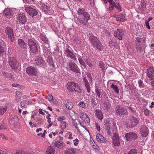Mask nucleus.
<instances>
[{"label":"nucleus","mask_w":154,"mask_h":154,"mask_svg":"<svg viewBox=\"0 0 154 154\" xmlns=\"http://www.w3.org/2000/svg\"><path fill=\"white\" fill-rule=\"evenodd\" d=\"M145 40L146 38L144 37L136 38V43L137 45L136 48L137 51L140 52L146 47Z\"/></svg>","instance_id":"obj_1"},{"label":"nucleus","mask_w":154,"mask_h":154,"mask_svg":"<svg viewBox=\"0 0 154 154\" xmlns=\"http://www.w3.org/2000/svg\"><path fill=\"white\" fill-rule=\"evenodd\" d=\"M139 119L131 116L127 120L126 125L128 128H131L136 126L139 123Z\"/></svg>","instance_id":"obj_2"},{"label":"nucleus","mask_w":154,"mask_h":154,"mask_svg":"<svg viewBox=\"0 0 154 154\" xmlns=\"http://www.w3.org/2000/svg\"><path fill=\"white\" fill-rule=\"evenodd\" d=\"M28 44L30 48V52L35 54L38 53V50L35 40L33 38L29 39Z\"/></svg>","instance_id":"obj_3"},{"label":"nucleus","mask_w":154,"mask_h":154,"mask_svg":"<svg viewBox=\"0 0 154 154\" xmlns=\"http://www.w3.org/2000/svg\"><path fill=\"white\" fill-rule=\"evenodd\" d=\"M66 86L68 90L70 91H75L79 93L81 92L80 87L74 82H68Z\"/></svg>","instance_id":"obj_4"},{"label":"nucleus","mask_w":154,"mask_h":154,"mask_svg":"<svg viewBox=\"0 0 154 154\" xmlns=\"http://www.w3.org/2000/svg\"><path fill=\"white\" fill-rule=\"evenodd\" d=\"M104 2L105 3H107L108 2L109 4V11H111L113 9V8L115 7L116 8L119 10V11H122L121 9V6L118 3L117 4L118 6H117L115 2L113 0H103Z\"/></svg>","instance_id":"obj_5"},{"label":"nucleus","mask_w":154,"mask_h":154,"mask_svg":"<svg viewBox=\"0 0 154 154\" xmlns=\"http://www.w3.org/2000/svg\"><path fill=\"white\" fill-rule=\"evenodd\" d=\"M106 130L109 135H110L112 133H116V124L114 123L108 124L106 126Z\"/></svg>","instance_id":"obj_6"},{"label":"nucleus","mask_w":154,"mask_h":154,"mask_svg":"<svg viewBox=\"0 0 154 154\" xmlns=\"http://www.w3.org/2000/svg\"><path fill=\"white\" fill-rule=\"evenodd\" d=\"M90 41H91L92 45L97 49H100L101 48L102 45L100 43L97 41L98 39L95 36H93L92 38H90Z\"/></svg>","instance_id":"obj_7"},{"label":"nucleus","mask_w":154,"mask_h":154,"mask_svg":"<svg viewBox=\"0 0 154 154\" xmlns=\"http://www.w3.org/2000/svg\"><path fill=\"white\" fill-rule=\"evenodd\" d=\"M82 16V17H78V21L80 23L83 25H87V22L90 18V15L87 13L84 14Z\"/></svg>","instance_id":"obj_8"},{"label":"nucleus","mask_w":154,"mask_h":154,"mask_svg":"<svg viewBox=\"0 0 154 154\" xmlns=\"http://www.w3.org/2000/svg\"><path fill=\"white\" fill-rule=\"evenodd\" d=\"M5 33L8 36L11 41L12 42L15 39L13 29L10 27H6L5 29Z\"/></svg>","instance_id":"obj_9"},{"label":"nucleus","mask_w":154,"mask_h":154,"mask_svg":"<svg viewBox=\"0 0 154 154\" xmlns=\"http://www.w3.org/2000/svg\"><path fill=\"white\" fill-rule=\"evenodd\" d=\"M78 114L79 115L80 118L83 120L85 123H89L90 119L87 114L85 112H82L80 109L77 110Z\"/></svg>","instance_id":"obj_10"},{"label":"nucleus","mask_w":154,"mask_h":154,"mask_svg":"<svg viewBox=\"0 0 154 154\" xmlns=\"http://www.w3.org/2000/svg\"><path fill=\"white\" fill-rule=\"evenodd\" d=\"M115 112L116 115L119 116L120 115L125 114L127 112L126 109L122 108L121 106H117L115 109Z\"/></svg>","instance_id":"obj_11"},{"label":"nucleus","mask_w":154,"mask_h":154,"mask_svg":"<svg viewBox=\"0 0 154 154\" xmlns=\"http://www.w3.org/2000/svg\"><path fill=\"white\" fill-rule=\"evenodd\" d=\"M137 137V134L134 132H130L126 133L125 135L126 140L129 141L135 140L136 139Z\"/></svg>","instance_id":"obj_12"},{"label":"nucleus","mask_w":154,"mask_h":154,"mask_svg":"<svg viewBox=\"0 0 154 154\" xmlns=\"http://www.w3.org/2000/svg\"><path fill=\"white\" fill-rule=\"evenodd\" d=\"M59 140L57 139L54 141V144L55 146L58 148H62L65 145V144L62 142L61 140L63 139V137L61 136H59Z\"/></svg>","instance_id":"obj_13"},{"label":"nucleus","mask_w":154,"mask_h":154,"mask_svg":"<svg viewBox=\"0 0 154 154\" xmlns=\"http://www.w3.org/2000/svg\"><path fill=\"white\" fill-rule=\"evenodd\" d=\"M27 73L30 76H36L37 71L35 67L32 66L27 67L26 70Z\"/></svg>","instance_id":"obj_14"},{"label":"nucleus","mask_w":154,"mask_h":154,"mask_svg":"<svg viewBox=\"0 0 154 154\" xmlns=\"http://www.w3.org/2000/svg\"><path fill=\"white\" fill-rule=\"evenodd\" d=\"M25 10L29 15L32 17L36 15L38 13V12L35 9H33L30 6L26 7Z\"/></svg>","instance_id":"obj_15"},{"label":"nucleus","mask_w":154,"mask_h":154,"mask_svg":"<svg viewBox=\"0 0 154 154\" xmlns=\"http://www.w3.org/2000/svg\"><path fill=\"white\" fill-rule=\"evenodd\" d=\"M69 68L71 71L78 73H80L79 69L76 64L73 62H70L68 64Z\"/></svg>","instance_id":"obj_16"},{"label":"nucleus","mask_w":154,"mask_h":154,"mask_svg":"<svg viewBox=\"0 0 154 154\" xmlns=\"http://www.w3.org/2000/svg\"><path fill=\"white\" fill-rule=\"evenodd\" d=\"M147 75L151 80L154 79V68L153 67L151 66L148 69Z\"/></svg>","instance_id":"obj_17"},{"label":"nucleus","mask_w":154,"mask_h":154,"mask_svg":"<svg viewBox=\"0 0 154 154\" xmlns=\"http://www.w3.org/2000/svg\"><path fill=\"white\" fill-rule=\"evenodd\" d=\"M8 62L9 65L13 69H15L17 68V60L14 57H10Z\"/></svg>","instance_id":"obj_18"},{"label":"nucleus","mask_w":154,"mask_h":154,"mask_svg":"<svg viewBox=\"0 0 154 154\" xmlns=\"http://www.w3.org/2000/svg\"><path fill=\"white\" fill-rule=\"evenodd\" d=\"M114 35L115 37L118 38L119 39L122 40V38L124 35V32L122 29H118L114 32Z\"/></svg>","instance_id":"obj_19"},{"label":"nucleus","mask_w":154,"mask_h":154,"mask_svg":"<svg viewBox=\"0 0 154 154\" xmlns=\"http://www.w3.org/2000/svg\"><path fill=\"white\" fill-rule=\"evenodd\" d=\"M141 135L143 137H145L148 134V129L145 125H142L140 130Z\"/></svg>","instance_id":"obj_20"},{"label":"nucleus","mask_w":154,"mask_h":154,"mask_svg":"<svg viewBox=\"0 0 154 154\" xmlns=\"http://www.w3.org/2000/svg\"><path fill=\"white\" fill-rule=\"evenodd\" d=\"M119 137L116 133H113L112 143L115 146H118L120 144Z\"/></svg>","instance_id":"obj_21"},{"label":"nucleus","mask_w":154,"mask_h":154,"mask_svg":"<svg viewBox=\"0 0 154 154\" xmlns=\"http://www.w3.org/2000/svg\"><path fill=\"white\" fill-rule=\"evenodd\" d=\"M18 20L22 24H24L26 22V17L23 13H20L17 17Z\"/></svg>","instance_id":"obj_22"},{"label":"nucleus","mask_w":154,"mask_h":154,"mask_svg":"<svg viewBox=\"0 0 154 154\" xmlns=\"http://www.w3.org/2000/svg\"><path fill=\"white\" fill-rule=\"evenodd\" d=\"M96 139L97 140L101 143H105L106 142V140L101 134H97L96 135Z\"/></svg>","instance_id":"obj_23"},{"label":"nucleus","mask_w":154,"mask_h":154,"mask_svg":"<svg viewBox=\"0 0 154 154\" xmlns=\"http://www.w3.org/2000/svg\"><path fill=\"white\" fill-rule=\"evenodd\" d=\"M40 7L42 11L45 14H46L48 13L49 11V8L48 7L44 4H42L40 5Z\"/></svg>","instance_id":"obj_24"},{"label":"nucleus","mask_w":154,"mask_h":154,"mask_svg":"<svg viewBox=\"0 0 154 154\" xmlns=\"http://www.w3.org/2000/svg\"><path fill=\"white\" fill-rule=\"evenodd\" d=\"M55 152V148L51 146H49L48 147L46 151V154H53Z\"/></svg>","instance_id":"obj_25"},{"label":"nucleus","mask_w":154,"mask_h":154,"mask_svg":"<svg viewBox=\"0 0 154 154\" xmlns=\"http://www.w3.org/2000/svg\"><path fill=\"white\" fill-rule=\"evenodd\" d=\"M82 79L83 80V82L85 83V85L86 86L88 92L90 93L91 89L89 83L87 81L86 78L84 77L82 78Z\"/></svg>","instance_id":"obj_26"},{"label":"nucleus","mask_w":154,"mask_h":154,"mask_svg":"<svg viewBox=\"0 0 154 154\" xmlns=\"http://www.w3.org/2000/svg\"><path fill=\"white\" fill-rule=\"evenodd\" d=\"M18 43L19 45L22 48L25 49L27 48L26 43L22 39H19L18 40Z\"/></svg>","instance_id":"obj_27"},{"label":"nucleus","mask_w":154,"mask_h":154,"mask_svg":"<svg viewBox=\"0 0 154 154\" xmlns=\"http://www.w3.org/2000/svg\"><path fill=\"white\" fill-rule=\"evenodd\" d=\"M65 154H76L75 149L73 148H69L66 149L65 152Z\"/></svg>","instance_id":"obj_28"},{"label":"nucleus","mask_w":154,"mask_h":154,"mask_svg":"<svg viewBox=\"0 0 154 154\" xmlns=\"http://www.w3.org/2000/svg\"><path fill=\"white\" fill-rule=\"evenodd\" d=\"M4 14L5 16H10L13 15V12L9 8H7L4 11Z\"/></svg>","instance_id":"obj_29"},{"label":"nucleus","mask_w":154,"mask_h":154,"mask_svg":"<svg viewBox=\"0 0 154 154\" xmlns=\"http://www.w3.org/2000/svg\"><path fill=\"white\" fill-rule=\"evenodd\" d=\"M36 63L37 66L42 67L44 64V61L42 57H39L38 59L36 60Z\"/></svg>","instance_id":"obj_30"},{"label":"nucleus","mask_w":154,"mask_h":154,"mask_svg":"<svg viewBox=\"0 0 154 154\" xmlns=\"http://www.w3.org/2000/svg\"><path fill=\"white\" fill-rule=\"evenodd\" d=\"M96 115L97 117L101 120H102L103 118V116L101 111L98 110H96Z\"/></svg>","instance_id":"obj_31"},{"label":"nucleus","mask_w":154,"mask_h":154,"mask_svg":"<svg viewBox=\"0 0 154 154\" xmlns=\"http://www.w3.org/2000/svg\"><path fill=\"white\" fill-rule=\"evenodd\" d=\"M85 13H87L85 12V9L82 8H79L78 11V13L79 14L78 16V17H82V15H84V14Z\"/></svg>","instance_id":"obj_32"},{"label":"nucleus","mask_w":154,"mask_h":154,"mask_svg":"<svg viewBox=\"0 0 154 154\" xmlns=\"http://www.w3.org/2000/svg\"><path fill=\"white\" fill-rule=\"evenodd\" d=\"M79 124L81 125V123H80L78 120H75L73 121V125L77 129L79 132V129L78 125Z\"/></svg>","instance_id":"obj_33"},{"label":"nucleus","mask_w":154,"mask_h":154,"mask_svg":"<svg viewBox=\"0 0 154 154\" xmlns=\"http://www.w3.org/2000/svg\"><path fill=\"white\" fill-rule=\"evenodd\" d=\"M65 106L67 109L69 110H71L72 108L73 104L71 102L67 101V102L65 104Z\"/></svg>","instance_id":"obj_34"},{"label":"nucleus","mask_w":154,"mask_h":154,"mask_svg":"<svg viewBox=\"0 0 154 154\" xmlns=\"http://www.w3.org/2000/svg\"><path fill=\"white\" fill-rule=\"evenodd\" d=\"M116 18L117 21L124 22L126 20V19L125 18V17L122 14L117 16Z\"/></svg>","instance_id":"obj_35"},{"label":"nucleus","mask_w":154,"mask_h":154,"mask_svg":"<svg viewBox=\"0 0 154 154\" xmlns=\"http://www.w3.org/2000/svg\"><path fill=\"white\" fill-rule=\"evenodd\" d=\"M104 106L107 109H109L111 107V103L109 101H106L104 103Z\"/></svg>","instance_id":"obj_36"},{"label":"nucleus","mask_w":154,"mask_h":154,"mask_svg":"<svg viewBox=\"0 0 154 154\" xmlns=\"http://www.w3.org/2000/svg\"><path fill=\"white\" fill-rule=\"evenodd\" d=\"M66 56L67 57H70L72 59L74 60H76V58L74 54H73L72 51H71L70 53H69V54H67Z\"/></svg>","instance_id":"obj_37"},{"label":"nucleus","mask_w":154,"mask_h":154,"mask_svg":"<svg viewBox=\"0 0 154 154\" xmlns=\"http://www.w3.org/2000/svg\"><path fill=\"white\" fill-rule=\"evenodd\" d=\"M3 74L6 77L10 78L11 77V75L9 73L7 70H4L2 71Z\"/></svg>","instance_id":"obj_38"},{"label":"nucleus","mask_w":154,"mask_h":154,"mask_svg":"<svg viewBox=\"0 0 154 154\" xmlns=\"http://www.w3.org/2000/svg\"><path fill=\"white\" fill-rule=\"evenodd\" d=\"M116 44L112 40L110 39L109 42V45L111 48L115 47Z\"/></svg>","instance_id":"obj_39"},{"label":"nucleus","mask_w":154,"mask_h":154,"mask_svg":"<svg viewBox=\"0 0 154 154\" xmlns=\"http://www.w3.org/2000/svg\"><path fill=\"white\" fill-rule=\"evenodd\" d=\"M66 122L64 121L60 122V126L62 129H64L66 128Z\"/></svg>","instance_id":"obj_40"},{"label":"nucleus","mask_w":154,"mask_h":154,"mask_svg":"<svg viewBox=\"0 0 154 154\" xmlns=\"http://www.w3.org/2000/svg\"><path fill=\"white\" fill-rule=\"evenodd\" d=\"M111 88L114 90L117 93L119 92V90L116 85L112 84L111 85Z\"/></svg>","instance_id":"obj_41"},{"label":"nucleus","mask_w":154,"mask_h":154,"mask_svg":"<svg viewBox=\"0 0 154 154\" xmlns=\"http://www.w3.org/2000/svg\"><path fill=\"white\" fill-rule=\"evenodd\" d=\"M8 108L7 106H5L3 108H0V114L3 115L6 111Z\"/></svg>","instance_id":"obj_42"},{"label":"nucleus","mask_w":154,"mask_h":154,"mask_svg":"<svg viewBox=\"0 0 154 154\" xmlns=\"http://www.w3.org/2000/svg\"><path fill=\"white\" fill-rule=\"evenodd\" d=\"M41 39L45 43H48V39L45 36H43L41 37Z\"/></svg>","instance_id":"obj_43"},{"label":"nucleus","mask_w":154,"mask_h":154,"mask_svg":"<svg viewBox=\"0 0 154 154\" xmlns=\"http://www.w3.org/2000/svg\"><path fill=\"white\" fill-rule=\"evenodd\" d=\"M78 60L80 64L82 65L84 67H85L86 66L85 64L82 59L81 57H79V58Z\"/></svg>","instance_id":"obj_44"},{"label":"nucleus","mask_w":154,"mask_h":154,"mask_svg":"<svg viewBox=\"0 0 154 154\" xmlns=\"http://www.w3.org/2000/svg\"><path fill=\"white\" fill-rule=\"evenodd\" d=\"M95 90L98 97L100 98V93L101 92V91L97 88Z\"/></svg>","instance_id":"obj_45"},{"label":"nucleus","mask_w":154,"mask_h":154,"mask_svg":"<svg viewBox=\"0 0 154 154\" xmlns=\"http://www.w3.org/2000/svg\"><path fill=\"white\" fill-rule=\"evenodd\" d=\"M137 151L136 149H132L130 150L128 154H136Z\"/></svg>","instance_id":"obj_46"},{"label":"nucleus","mask_w":154,"mask_h":154,"mask_svg":"<svg viewBox=\"0 0 154 154\" xmlns=\"http://www.w3.org/2000/svg\"><path fill=\"white\" fill-rule=\"evenodd\" d=\"M6 50L5 48L0 44V54L4 53Z\"/></svg>","instance_id":"obj_47"},{"label":"nucleus","mask_w":154,"mask_h":154,"mask_svg":"<svg viewBox=\"0 0 154 154\" xmlns=\"http://www.w3.org/2000/svg\"><path fill=\"white\" fill-rule=\"evenodd\" d=\"M79 105L80 107L83 108H84L86 106L85 103L84 102L82 101H80L79 102Z\"/></svg>","instance_id":"obj_48"},{"label":"nucleus","mask_w":154,"mask_h":154,"mask_svg":"<svg viewBox=\"0 0 154 154\" xmlns=\"http://www.w3.org/2000/svg\"><path fill=\"white\" fill-rule=\"evenodd\" d=\"M7 127L6 125L5 124H3L0 126V130H3L4 129H7Z\"/></svg>","instance_id":"obj_49"},{"label":"nucleus","mask_w":154,"mask_h":154,"mask_svg":"<svg viewBox=\"0 0 154 154\" xmlns=\"http://www.w3.org/2000/svg\"><path fill=\"white\" fill-rule=\"evenodd\" d=\"M66 117L65 116H61L60 117H59L57 119V120L58 121L61 122H63V121L65 120V119Z\"/></svg>","instance_id":"obj_50"},{"label":"nucleus","mask_w":154,"mask_h":154,"mask_svg":"<svg viewBox=\"0 0 154 154\" xmlns=\"http://www.w3.org/2000/svg\"><path fill=\"white\" fill-rule=\"evenodd\" d=\"M138 83L139 87L140 88L144 86V84L142 80H139L138 81Z\"/></svg>","instance_id":"obj_51"},{"label":"nucleus","mask_w":154,"mask_h":154,"mask_svg":"<svg viewBox=\"0 0 154 154\" xmlns=\"http://www.w3.org/2000/svg\"><path fill=\"white\" fill-rule=\"evenodd\" d=\"M86 75H87L88 78L89 79V80L91 81L92 82V78L90 73L89 72H87Z\"/></svg>","instance_id":"obj_52"},{"label":"nucleus","mask_w":154,"mask_h":154,"mask_svg":"<svg viewBox=\"0 0 154 154\" xmlns=\"http://www.w3.org/2000/svg\"><path fill=\"white\" fill-rule=\"evenodd\" d=\"M48 99L49 101H51L53 100V97L51 95L49 94L48 96Z\"/></svg>","instance_id":"obj_53"},{"label":"nucleus","mask_w":154,"mask_h":154,"mask_svg":"<svg viewBox=\"0 0 154 154\" xmlns=\"http://www.w3.org/2000/svg\"><path fill=\"white\" fill-rule=\"evenodd\" d=\"M145 24L146 26L149 29H150V27L149 25V22L147 20L145 21Z\"/></svg>","instance_id":"obj_54"},{"label":"nucleus","mask_w":154,"mask_h":154,"mask_svg":"<svg viewBox=\"0 0 154 154\" xmlns=\"http://www.w3.org/2000/svg\"><path fill=\"white\" fill-rule=\"evenodd\" d=\"M73 141L74 142V145L75 146H77L78 145V143L79 142V140L78 139L76 138L75 140H73Z\"/></svg>","instance_id":"obj_55"},{"label":"nucleus","mask_w":154,"mask_h":154,"mask_svg":"<svg viewBox=\"0 0 154 154\" xmlns=\"http://www.w3.org/2000/svg\"><path fill=\"white\" fill-rule=\"evenodd\" d=\"M95 127L97 128V131H100V125H98V124L96 123L95 124Z\"/></svg>","instance_id":"obj_56"},{"label":"nucleus","mask_w":154,"mask_h":154,"mask_svg":"<svg viewBox=\"0 0 154 154\" xmlns=\"http://www.w3.org/2000/svg\"><path fill=\"white\" fill-rule=\"evenodd\" d=\"M151 85L152 90L154 91V79L151 80Z\"/></svg>","instance_id":"obj_57"},{"label":"nucleus","mask_w":154,"mask_h":154,"mask_svg":"<svg viewBox=\"0 0 154 154\" xmlns=\"http://www.w3.org/2000/svg\"><path fill=\"white\" fill-rule=\"evenodd\" d=\"M26 102V101L25 100L22 101L20 103L21 106L22 107H24L25 106Z\"/></svg>","instance_id":"obj_58"},{"label":"nucleus","mask_w":154,"mask_h":154,"mask_svg":"<svg viewBox=\"0 0 154 154\" xmlns=\"http://www.w3.org/2000/svg\"><path fill=\"white\" fill-rule=\"evenodd\" d=\"M144 114L146 116H148L149 115V110L147 109H146L144 110Z\"/></svg>","instance_id":"obj_59"},{"label":"nucleus","mask_w":154,"mask_h":154,"mask_svg":"<svg viewBox=\"0 0 154 154\" xmlns=\"http://www.w3.org/2000/svg\"><path fill=\"white\" fill-rule=\"evenodd\" d=\"M87 65L88 66L90 67H93V65L91 62H89L88 61H87L86 62Z\"/></svg>","instance_id":"obj_60"},{"label":"nucleus","mask_w":154,"mask_h":154,"mask_svg":"<svg viewBox=\"0 0 154 154\" xmlns=\"http://www.w3.org/2000/svg\"><path fill=\"white\" fill-rule=\"evenodd\" d=\"M18 117L17 116H11L10 117V119L12 120H14V119H17Z\"/></svg>","instance_id":"obj_61"},{"label":"nucleus","mask_w":154,"mask_h":154,"mask_svg":"<svg viewBox=\"0 0 154 154\" xmlns=\"http://www.w3.org/2000/svg\"><path fill=\"white\" fill-rule=\"evenodd\" d=\"M12 86L14 87H18L20 86V85L18 84L14 83L12 84Z\"/></svg>","instance_id":"obj_62"},{"label":"nucleus","mask_w":154,"mask_h":154,"mask_svg":"<svg viewBox=\"0 0 154 154\" xmlns=\"http://www.w3.org/2000/svg\"><path fill=\"white\" fill-rule=\"evenodd\" d=\"M27 3H31L32 2H33L34 0H24Z\"/></svg>","instance_id":"obj_63"},{"label":"nucleus","mask_w":154,"mask_h":154,"mask_svg":"<svg viewBox=\"0 0 154 154\" xmlns=\"http://www.w3.org/2000/svg\"><path fill=\"white\" fill-rule=\"evenodd\" d=\"M16 154H26V152L23 151H21L16 152Z\"/></svg>","instance_id":"obj_64"}]
</instances>
